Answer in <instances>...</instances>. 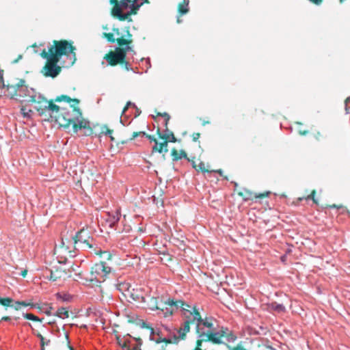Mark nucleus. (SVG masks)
<instances>
[{"label": "nucleus", "mask_w": 350, "mask_h": 350, "mask_svg": "<svg viewBox=\"0 0 350 350\" xmlns=\"http://www.w3.org/2000/svg\"><path fill=\"white\" fill-rule=\"evenodd\" d=\"M10 319H10V317H3L1 319V320H2V321H10Z\"/></svg>", "instance_id": "ea45409f"}, {"label": "nucleus", "mask_w": 350, "mask_h": 350, "mask_svg": "<svg viewBox=\"0 0 350 350\" xmlns=\"http://www.w3.org/2000/svg\"><path fill=\"white\" fill-rule=\"evenodd\" d=\"M33 333L40 339L41 347H44V346H49L50 345L51 340L49 339L45 338L41 334L36 332L35 331H33Z\"/></svg>", "instance_id": "a211bd4d"}, {"label": "nucleus", "mask_w": 350, "mask_h": 350, "mask_svg": "<svg viewBox=\"0 0 350 350\" xmlns=\"http://www.w3.org/2000/svg\"><path fill=\"white\" fill-rule=\"evenodd\" d=\"M65 338L67 340L68 344H70L69 337H68V334L67 333H66V334H65ZM68 347H69L70 350H75L74 348L72 346H70V345H68Z\"/></svg>", "instance_id": "f704fd0d"}, {"label": "nucleus", "mask_w": 350, "mask_h": 350, "mask_svg": "<svg viewBox=\"0 0 350 350\" xmlns=\"http://www.w3.org/2000/svg\"><path fill=\"white\" fill-rule=\"evenodd\" d=\"M226 347L230 349V350H245V349L241 347H234V348H231L228 345L226 344Z\"/></svg>", "instance_id": "72a5a7b5"}, {"label": "nucleus", "mask_w": 350, "mask_h": 350, "mask_svg": "<svg viewBox=\"0 0 350 350\" xmlns=\"http://www.w3.org/2000/svg\"><path fill=\"white\" fill-rule=\"evenodd\" d=\"M268 194H269V192H267L265 194V193L260 194V195H259V196H258L257 197H258V198H262V197H265V196H268Z\"/></svg>", "instance_id": "79ce46f5"}, {"label": "nucleus", "mask_w": 350, "mask_h": 350, "mask_svg": "<svg viewBox=\"0 0 350 350\" xmlns=\"http://www.w3.org/2000/svg\"><path fill=\"white\" fill-rule=\"evenodd\" d=\"M336 208L338 211H340V213H342L345 211V208L343 206H336L335 204H333L332 206H329V208Z\"/></svg>", "instance_id": "c85d7f7f"}, {"label": "nucleus", "mask_w": 350, "mask_h": 350, "mask_svg": "<svg viewBox=\"0 0 350 350\" xmlns=\"http://www.w3.org/2000/svg\"><path fill=\"white\" fill-rule=\"evenodd\" d=\"M153 152H158L159 153L162 152H167L168 151L167 150V142L164 141L163 142L158 143V142H156V144L152 148Z\"/></svg>", "instance_id": "4468645a"}, {"label": "nucleus", "mask_w": 350, "mask_h": 350, "mask_svg": "<svg viewBox=\"0 0 350 350\" xmlns=\"http://www.w3.org/2000/svg\"><path fill=\"white\" fill-rule=\"evenodd\" d=\"M133 106V107H135V104L134 103H132L131 101H129L126 104V105L125 106V107L122 110V113H124L126 112V111L127 110L128 107L129 106Z\"/></svg>", "instance_id": "7c9ffc66"}, {"label": "nucleus", "mask_w": 350, "mask_h": 350, "mask_svg": "<svg viewBox=\"0 0 350 350\" xmlns=\"http://www.w3.org/2000/svg\"><path fill=\"white\" fill-rule=\"evenodd\" d=\"M75 49L72 43L67 40H55L53 45L48 46V51L46 52L49 55L59 61L63 55L70 57L72 59V64H74L76 61Z\"/></svg>", "instance_id": "39448f33"}, {"label": "nucleus", "mask_w": 350, "mask_h": 350, "mask_svg": "<svg viewBox=\"0 0 350 350\" xmlns=\"http://www.w3.org/2000/svg\"><path fill=\"white\" fill-rule=\"evenodd\" d=\"M187 332H185L184 330L180 327L178 331V338L180 339H184Z\"/></svg>", "instance_id": "cd10ccee"}, {"label": "nucleus", "mask_w": 350, "mask_h": 350, "mask_svg": "<svg viewBox=\"0 0 350 350\" xmlns=\"http://www.w3.org/2000/svg\"><path fill=\"white\" fill-rule=\"evenodd\" d=\"M57 298L62 299L64 301H70L72 299V295L67 293H57Z\"/></svg>", "instance_id": "b1692460"}, {"label": "nucleus", "mask_w": 350, "mask_h": 350, "mask_svg": "<svg viewBox=\"0 0 350 350\" xmlns=\"http://www.w3.org/2000/svg\"><path fill=\"white\" fill-rule=\"evenodd\" d=\"M22 57H23L22 55H18V57L16 59H15V60H14V61H13V63H14V64L17 63V62H18V60H19V59H22Z\"/></svg>", "instance_id": "4c0bfd02"}, {"label": "nucleus", "mask_w": 350, "mask_h": 350, "mask_svg": "<svg viewBox=\"0 0 350 350\" xmlns=\"http://www.w3.org/2000/svg\"><path fill=\"white\" fill-rule=\"evenodd\" d=\"M111 268L106 262H100L95 264L91 268L90 276L88 280L91 282H103L107 276L111 273Z\"/></svg>", "instance_id": "9d476101"}, {"label": "nucleus", "mask_w": 350, "mask_h": 350, "mask_svg": "<svg viewBox=\"0 0 350 350\" xmlns=\"http://www.w3.org/2000/svg\"><path fill=\"white\" fill-rule=\"evenodd\" d=\"M162 116L165 117V129L163 132V133L162 135H160V137L161 139H165V141H167V139L170 140V142H176V137H174V133L170 131L168 129H167V123H168V121L170 120V116L168 113H164Z\"/></svg>", "instance_id": "ddd939ff"}, {"label": "nucleus", "mask_w": 350, "mask_h": 350, "mask_svg": "<svg viewBox=\"0 0 350 350\" xmlns=\"http://www.w3.org/2000/svg\"><path fill=\"white\" fill-rule=\"evenodd\" d=\"M332 1H338L340 3H342L345 0H332Z\"/></svg>", "instance_id": "49530a36"}, {"label": "nucleus", "mask_w": 350, "mask_h": 350, "mask_svg": "<svg viewBox=\"0 0 350 350\" xmlns=\"http://www.w3.org/2000/svg\"><path fill=\"white\" fill-rule=\"evenodd\" d=\"M181 312L185 318V321L181 328L185 332L188 333L190 330V324L196 321V320H193V308L189 305H186Z\"/></svg>", "instance_id": "f8f14e48"}, {"label": "nucleus", "mask_w": 350, "mask_h": 350, "mask_svg": "<svg viewBox=\"0 0 350 350\" xmlns=\"http://www.w3.org/2000/svg\"><path fill=\"white\" fill-rule=\"evenodd\" d=\"M46 314H48V315H50L51 312H50V311H47V312H46Z\"/></svg>", "instance_id": "603ef678"}, {"label": "nucleus", "mask_w": 350, "mask_h": 350, "mask_svg": "<svg viewBox=\"0 0 350 350\" xmlns=\"http://www.w3.org/2000/svg\"><path fill=\"white\" fill-rule=\"evenodd\" d=\"M41 350H44V347H41Z\"/></svg>", "instance_id": "5fc2aeb1"}, {"label": "nucleus", "mask_w": 350, "mask_h": 350, "mask_svg": "<svg viewBox=\"0 0 350 350\" xmlns=\"http://www.w3.org/2000/svg\"><path fill=\"white\" fill-rule=\"evenodd\" d=\"M186 305L181 300H174V299L169 298L166 300L162 299L160 302L157 303L156 309L161 310L164 317H167L172 316L178 310L182 311Z\"/></svg>", "instance_id": "423d86ee"}, {"label": "nucleus", "mask_w": 350, "mask_h": 350, "mask_svg": "<svg viewBox=\"0 0 350 350\" xmlns=\"http://www.w3.org/2000/svg\"><path fill=\"white\" fill-rule=\"evenodd\" d=\"M12 302V299L11 298H0V304L5 306H10Z\"/></svg>", "instance_id": "393cba45"}, {"label": "nucleus", "mask_w": 350, "mask_h": 350, "mask_svg": "<svg viewBox=\"0 0 350 350\" xmlns=\"http://www.w3.org/2000/svg\"><path fill=\"white\" fill-rule=\"evenodd\" d=\"M146 136L150 141L151 142H154L155 144H156V142H157V140L154 138V136H152V135H147L145 132L144 131H140V132H134L133 133V135H132V138L131 139H135L137 137H144Z\"/></svg>", "instance_id": "f3484780"}, {"label": "nucleus", "mask_w": 350, "mask_h": 350, "mask_svg": "<svg viewBox=\"0 0 350 350\" xmlns=\"http://www.w3.org/2000/svg\"><path fill=\"white\" fill-rule=\"evenodd\" d=\"M27 306L29 304H26L25 301H16L15 304L12 306L16 310H19L21 306Z\"/></svg>", "instance_id": "a878e982"}, {"label": "nucleus", "mask_w": 350, "mask_h": 350, "mask_svg": "<svg viewBox=\"0 0 350 350\" xmlns=\"http://www.w3.org/2000/svg\"><path fill=\"white\" fill-rule=\"evenodd\" d=\"M197 170H200L202 172H206V170H205V166H204V163L201 162L199 165H198V169H196Z\"/></svg>", "instance_id": "473e14b6"}, {"label": "nucleus", "mask_w": 350, "mask_h": 350, "mask_svg": "<svg viewBox=\"0 0 350 350\" xmlns=\"http://www.w3.org/2000/svg\"><path fill=\"white\" fill-rule=\"evenodd\" d=\"M217 172L219 173L221 176H222L223 172L221 170H218Z\"/></svg>", "instance_id": "de8ad7c7"}, {"label": "nucleus", "mask_w": 350, "mask_h": 350, "mask_svg": "<svg viewBox=\"0 0 350 350\" xmlns=\"http://www.w3.org/2000/svg\"><path fill=\"white\" fill-rule=\"evenodd\" d=\"M3 81L2 70L0 69V83Z\"/></svg>", "instance_id": "37998d69"}, {"label": "nucleus", "mask_w": 350, "mask_h": 350, "mask_svg": "<svg viewBox=\"0 0 350 350\" xmlns=\"http://www.w3.org/2000/svg\"><path fill=\"white\" fill-rule=\"evenodd\" d=\"M126 344H124V345H122V347H123V348H125V347H126Z\"/></svg>", "instance_id": "864d4df0"}, {"label": "nucleus", "mask_w": 350, "mask_h": 350, "mask_svg": "<svg viewBox=\"0 0 350 350\" xmlns=\"http://www.w3.org/2000/svg\"><path fill=\"white\" fill-rule=\"evenodd\" d=\"M177 22L180 23L181 22V20L179 18V17L177 18Z\"/></svg>", "instance_id": "3c124183"}, {"label": "nucleus", "mask_w": 350, "mask_h": 350, "mask_svg": "<svg viewBox=\"0 0 350 350\" xmlns=\"http://www.w3.org/2000/svg\"><path fill=\"white\" fill-rule=\"evenodd\" d=\"M120 213L118 211H116V213H113L112 215H109V221L110 222V226H114L120 220Z\"/></svg>", "instance_id": "aec40b11"}, {"label": "nucleus", "mask_w": 350, "mask_h": 350, "mask_svg": "<svg viewBox=\"0 0 350 350\" xmlns=\"http://www.w3.org/2000/svg\"><path fill=\"white\" fill-rule=\"evenodd\" d=\"M40 55L43 59H46V63L41 72L47 77H56L61 72V67L57 65L59 60L49 55L45 50L42 51Z\"/></svg>", "instance_id": "1a4fd4ad"}, {"label": "nucleus", "mask_w": 350, "mask_h": 350, "mask_svg": "<svg viewBox=\"0 0 350 350\" xmlns=\"http://www.w3.org/2000/svg\"><path fill=\"white\" fill-rule=\"evenodd\" d=\"M162 341H165L167 343H173V342H176L178 341V340H177V338L176 336H174V340L164 338Z\"/></svg>", "instance_id": "2f4dec72"}, {"label": "nucleus", "mask_w": 350, "mask_h": 350, "mask_svg": "<svg viewBox=\"0 0 350 350\" xmlns=\"http://www.w3.org/2000/svg\"><path fill=\"white\" fill-rule=\"evenodd\" d=\"M228 329L222 328L221 330H207L202 331L201 335L198 336L199 339L197 341L198 346H202V342H211L214 344H225L223 338L227 334Z\"/></svg>", "instance_id": "6e6552de"}, {"label": "nucleus", "mask_w": 350, "mask_h": 350, "mask_svg": "<svg viewBox=\"0 0 350 350\" xmlns=\"http://www.w3.org/2000/svg\"><path fill=\"white\" fill-rule=\"evenodd\" d=\"M345 111H346V113H350V106H349V104H350V96L348 97L346 100H345Z\"/></svg>", "instance_id": "bb28decb"}, {"label": "nucleus", "mask_w": 350, "mask_h": 350, "mask_svg": "<svg viewBox=\"0 0 350 350\" xmlns=\"http://www.w3.org/2000/svg\"><path fill=\"white\" fill-rule=\"evenodd\" d=\"M299 133L300 135H306L308 132L304 131H301V130L299 131Z\"/></svg>", "instance_id": "c03bdc74"}, {"label": "nucleus", "mask_w": 350, "mask_h": 350, "mask_svg": "<svg viewBox=\"0 0 350 350\" xmlns=\"http://www.w3.org/2000/svg\"><path fill=\"white\" fill-rule=\"evenodd\" d=\"M315 191L313 190L310 195L308 196L306 199L307 200L312 199L314 203H317V200L314 198Z\"/></svg>", "instance_id": "c756f323"}, {"label": "nucleus", "mask_w": 350, "mask_h": 350, "mask_svg": "<svg viewBox=\"0 0 350 350\" xmlns=\"http://www.w3.org/2000/svg\"><path fill=\"white\" fill-rule=\"evenodd\" d=\"M192 314L193 320H196V321H197L196 329L197 332L198 333V336L201 335L202 331L215 329L213 327V319L207 318L205 319H202L201 318L200 312L197 310H196L195 308H193Z\"/></svg>", "instance_id": "9b49d317"}, {"label": "nucleus", "mask_w": 350, "mask_h": 350, "mask_svg": "<svg viewBox=\"0 0 350 350\" xmlns=\"http://www.w3.org/2000/svg\"><path fill=\"white\" fill-rule=\"evenodd\" d=\"M235 338H228V342L232 341V340H234Z\"/></svg>", "instance_id": "09e8293b"}, {"label": "nucleus", "mask_w": 350, "mask_h": 350, "mask_svg": "<svg viewBox=\"0 0 350 350\" xmlns=\"http://www.w3.org/2000/svg\"><path fill=\"white\" fill-rule=\"evenodd\" d=\"M49 279H50L51 280H53V281H55V280H56V279H55V278H53V273H52V272L51 273V276H50Z\"/></svg>", "instance_id": "a18cd8bd"}, {"label": "nucleus", "mask_w": 350, "mask_h": 350, "mask_svg": "<svg viewBox=\"0 0 350 350\" xmlns=\"http://www.w3.org/2000/svg\"><path fill=\"white\" fill-rule=\"evenodd\" d=\"M23 317L29 320L34 321H41V319L38 317L31 313H23Z\"/></svg>", "instance_id": "5701e85b"}, {"label": "nucleus", "mask_w": 350, "mask_h": 350, "mask_svg": "<svg viewBox=\"0 0 350 350\" xmlns=\"http://www.w3.org/2000/svg\"><path fill=\"white\" fill-rule=\"evenodd\" d=\"M139 0H110L111 4H114L112 9L111 14L113 16L117 17L120 21H125L129 19L131 21L129 16L131 14L134 13L133 11L139 8L142 4L137 3Z\"/></svg>", "instance_id": "20e7f679"}, {"label": "nucleus", "mask_w": 350, "mask_h": 350, "mask_svg": "<svg viewBox=\"0 0 350 350\" xmlns=\"http://www.w3.org/2000/svg\"><path fill=\"white\" fill-rule=\"evenodd\" d=\"M106 134L109 136V137H110L111 141L114 140L113 137L111 135V134H112V131L111 130H108Z\"/></svg>", "instance_id": "c9c22d12"}, {"label": "nucleus", "mask_w": 350, "mask_h": 350, "mask_svg": "<svg viewBox=\"0 0 350 350\" xmlns=\"http://www.w3.org/2000/svg\"><path fill=\"white\" fill-rule=\"evenodd\" d=\"M74 243L76 248L88 250L94 248L95 241L88 229L82 228L73 237Z\"/></svg>", "instance_id": "0eeeda50"}, {"label": "nucleus", "mask_w": 350, "mask_h": 350, "mask_svg": "<svg viewBox=\"0 0 350 350\" xmlns=\"http://www.w3.org/2000/svg\"><path fill=\"white\" fill-rule=\"evenodd\" d=\"M103 37L111 43L116 41L120 46L125 45L124 48L116 47L115 51H111L106 55L105 59L107 65L115 66L124 61L126 51H131L130 44L132 43V35L128 28L120 31L118 28H113L111 33H103Z\"/></svg>", "instance_id": "f03ea898"}, {"label": "nucleus", "mask_w": 350, "mask_h": 350, "mask_svg": "<svg viewBox=\"0 0 350 350\" xmlns=\"http://www.w3.org/2000/svg\"><path fill=\"white\" fill-rule=\"evenodd\" d=\"M22 116L25 118H31L33 111L31 109H27L25 107H22L21 109Z\"/></svg>", "instance_id": "412c9836"}, {"label": "nucleus", "mask_w": 350, "mask_h": 350, "mask_svg": "<svg viewBox=\"0 0 350 350\" xmlns=\"http://www.w3.org/2000/svg\"><path fill=\"white\" fill-rule=\"evenodd\" d=\"M200 347H201V346H198V345H197V347H196V350H202V349H200Z\"/></svg>", "instance_id": "8fccbe9b"}, {"label": "nucleus", "mask_w": 350, "mask_h": 350, "mask_svg": "<svg viewBox=\"0 0 350 350\" xmlns=\"http://www.w3.org/2000/svg\"><path fill=\"white\" fill-rule=\"evenodd\" d=\"M66 101L69 103L68 107H59L51 101L48 103L44 114L48 113L51 120H54L60 126L69 128L72 126V131L77 133L78 131L89 126V122L85 120L78 107L79 100L71 99L67 96L62 95L55 98V101Z\"/></svg>", "instance_id": "f257e3e1"}, {"label": "nucleus", "mask_w": 350, "mask_h": 350, "mask_svg": "<svg viewBox=\"0 0 350 350\" xmlns=\"http://www.w3.org/2000/svg\"><path fill=\"white\" fill-rule=\"evenodd\" d=\"M139 350H141V349H139Z\"/></svg>", "instance_id": "6e6d98bb"}, {"label": "nucleus", "mask_w": 350, "mask_h": 350, "mask_svg": "<svg viewBox=\"0 0 350 350\" xmlns=\"http://www.w3.org/2000/svg\"><path fill=\"white\" fill-rule=\"evenodd\" d=\"M200 137V134L199 133H194L193 135V140L196 142Z\"/></svg>", "instance_id": "e433bc0d"}, {"label": "nucleus", "mask_w": 350, "mask_h": 350, "mask_svg": "<svg viewBox=\"0 0 350 350\" xmlns=\"http://www.w3.org/2000/svg\"><path fill=\"white\" fill-rule=\"evenodd\" d=\"M56 315L62 319H66L69 317V312L66 308L62 307L57 309Z\"/></svg>", "instance_id": "6ab92c4d"}, {"label": "nucleus", "mask_w": 350, "mask_h": 350, "mask_svg": "<svg viewBox=\"0 0 350 350\" xmlns=\"http://www.w3.org/2000/svg\"><path fill=\"white\" fill-rule=\"evenodd\" d=\"M8 91L13 97L16 96V99H19L22 102L35 103L38 105L36 109L39 111L40 115H44V110L49 103L42 94L36 92L31 88L26 85V82L23 79H20L18 83L14 85H8Z\"/></svg>", "instance_id": "7ed1b4c3"}, {"label": "nucleus", "mask_w": 350, "mask_h": 350, "mask_svg": "<svg viewBox=\"0 0 350 350\" xmlns=\"http://www.w3.org/2000/svg\"><path fill=\"white\" fill-rule=\"evenodd\" d=\"M268 308L269 310L275 311L278 313H283L286 311L285 306L282 304H278L277 302H271L268 305Z\"/></svg>", "instance_id": "2eb2a0df"}, {"label": "nucleus", "mask_w": 350, "mask_h": 350, "mask_svg": "<svg viewBox=\"0 0 350 350\" xmlns=\"http://www.w3.org/2000/svg\"><path fill=\"white\" fill-rule=\"evenodd\" d=\"M27 270L22 271L21 273V275H22L23 277H25L27 275Z\"/></svg>", "instance_id": "58836bf2"}, {"label": "nucleus", "mask_w": 350, "mask_h": 350, "mask_svg": "<svg viewBox=\"0 0 350 350\" xmlns=\"http://www.w3.org/2000/svg\"><path fill=\"white\" fill-rule=\"evenodd\" d=\"M125 68L127 70H130V65L128 62H125Z\"/></svg>", "instance_id": "a19ab883"}, {"label": "nucleus", "mask_w": 350, "mask_h": 350, "mask_svg": "<svg viewBox=\"0 0 350 350\" xmlns=\"http://www.w3.org/2000/svg\"><path fill=\"white\" fill-rule=\"evenodd\" d=\"M189 0H181L178 3V12L180 15L186 14L189 12Z\"/></svg>", "instance_id": "dca6fc26"}, {"label": "nucleus", "mask_w": 350, "mask_h": 350, "mask_svg": "<svg viewBox=\"0 0 350 350\" xmlns=\"http://www.w3.org/2000/svg\"><path fill=\"white\" fill-rule=\"evenodd\" d=\"M172 156L174 157V161H177L178 159H180L183 157H187V154L185 151L183 150H181L180 153L178 154V152H177V150H173L172 151Z\"/></svg>", "instance_id": "4be33fe9"}]
</instances>
